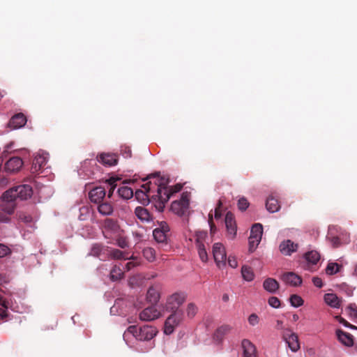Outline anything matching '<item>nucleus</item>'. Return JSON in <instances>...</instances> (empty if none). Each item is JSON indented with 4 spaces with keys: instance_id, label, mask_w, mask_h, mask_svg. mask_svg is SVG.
Segmentation results:
<instances>
[{
    "instance_id": "obj_44",
    "label": "nucleus",
    "mask_w": 357,
    "mask_h": 357,
    "mask_svg": "<svg viewBox=\"0 0 357 357\" xmlns=\"http://www.w3.org/2000/svg\"><path fill=\"white\" fill-rule=\"evenodd\" d=\"M260 239L257 238H251V236L249 237V251L250 252H252L255 250L256 248L257 247L258 244L260 242Z\"/></svg>"
},
{
    "instance_id": "obj_4",
    "label": "nucleus",
    "mask_w": 357,
    "mask_h": 357,
    "mask_svg": "<svg viewBox=\"0 0 357 357\" xmlns=\"http://www.w3.org/2000/svg\"><path fill=\"white\" fill-rule=\"evenodd\" d=\"M122 230L117 220L106 218L102 225V234L106 238H116L121 234Z\"/></svg>"
},
{
    "instance_id": "obj_62",
    "label": "nucleus",
    "mask_w": 357,
    "mask_h": 357,
    "mask_svg": "<svg viewBox=\"0 0 357 357\" xmlns=\"http://www.w3.org/2000/svg\"><path fill=\"white\" fill-rule=\"evenodd\" d=\"M220 217H221V211L218 207L215 209V218L219 219V218H220Z\"/></svg>"
},
{
    "instance_id": "obj_21",
    "label": "nucleus",
    "mask_w": 357,
    "mask_h": 357,
    "mask_svg": "<svg viewBox=\"0 0 357 357\" xmlns=\"http://www.w3.org/2000/svg\"><path fill=\"white\" fill-rule=\"evenodd\" d=\"M26 123V118L22 113L14 115L9 121L8 126L13 129L22 128Z\"/></svg>"
},
{
    "instance_id": "obj_42",
    "label": "nucleus",
    "mask_w": 357,
    "mask_h": 357,
    "mask_svg": "<svg viewBox=\"0 0 357 357\" xmlns=\"http://www.w3.org/2000/svg\"><path fill=\"white\" fill-rule=\"evenodd\" d=\"M347 312L350 317L357 319V305L356 304H350L347 307Z\"/></svg>"
},
{
    "instance_id": "obj_55",
    "label": "nucleus",
    "mask_w": 357,
    "mask_h": 357,
    "mask_svg": "<svg viewBox=\"0 0 357 357\" xmlns=\"http://www.w3.org/2000/svg\"><path fill=\"white\" fill-rule=\"evenodd\" d=\"M312 282L317 287L321 288L323 287L322 280L319 277H314L312 278Z\"/></svg>"
},
{
    "instance_id": "obj_50",
    "label": "nucleus",
    "mask_w": 357,
    "mask_h": 357,
    "mask_svg": "<svg viewBox=\"0 0 357 357\" xmlns=\"http://www.w3.org/2000/svg\"><path fill=\"white\" fill-rule=\"evenodd\" d=\"M121 152L123 156L126 158H128L132 156V151L129 146H122Z\"/></svg>"
},
{
    "instance_id": "obj_48",
    "label": "nucleus",
    "mask_w": 357,
    "mask_h": 357,
    "mask_svg": "<svg viewBox=\"0 0 357 357\" xmlns=\"http://www.w3.org/2000/svg\"><path fill=\"white\" fill-rule=\"evenodd\" d=\"M197 307L193 303H189L187 307V314L190 317H193L197 313Z\"/></svg>"
},
{
    "instance_id": "obj_53",
    "label": "nucleus",
    "mask_w": 357,
    "mask_h": 357,
    "mask_svg": "<svg viewBox=\"0 0 357 357\" xmlns=\"http://www.w3.org/2000/svg\"><path fill=\"white\" fill-rule=\"evenodd\" d=\"M228 264L233 268H235L238 266V262H237L236 258L234 256H231V255L229 256Z\"/></svg>"
},
{
    "instance_id": "obj_12",
    "label": "nucleus",
    "mask_w": 357,
    "mask_h": 357,
    "mask_svg": "<svg viewBox=\"0 0 357 357\" xmlns=\"http://www.w3.org/2000/svg\"><path fill=\"white\" fill-rule=\"evenodd\" d=\"M282 336L283 340L288 344V347L292 351L296 352L300 349L298 337L290 329L284 330L282 333Z\"/></svg>"
},
{
    "instance_id": "obj_28",
    "label": "nucleus",
    "mask_w": 357,
    "mask_h": 357,
    "mask_svg": "<svg viewBox=\"0 0 357 357\" xmlns=\"http://www.w3.org/2000/svg\"><path fill=\"white\" fill-rule=\"evenodd\" d=\"M263 287L270 293H275L278 290L280 284L276 280L268 278L264 281Z\"/></svg>"
},
{
    "instance_id": "obj_63",
    "label": "nucleus",
    "mask_w": 357,
    "mask_h": 357,
    "mask_svg": "<svg viewBox=\"0 0 357 357\" xmlns=\"http://www.w3.org/2000/svg\"><path fill=\"white\" fill-rule=\"evenodd\" d=\"M298 319H299V317L296 314H294L292 317V319L294 321H296L297 320H298Z\"/></svg>"
},
{
    "instance_id": "obj_9",
    "label": "nucleus",
    "mask_w": 357,
    "mask_h": 357,
    "mask_svg": "<svg viewBox=\"0 0 357 357\" xmlns=\"http://www.w3.org/2000/svg\"><path fill=\"white\" fill-rule=\"evenodd\" d=\"M169 231V227L165 222H161L159 227L155 228L153 231L154 239L162 245L167 246V234Z\"/></svg>"
},
{
    "instance_id": "obj_59",
    "label": "nucleus",
    "mask_w": 357,
    "mask_h": 357,
    "mask_svg": "<svg viewBox=\"0 0 357 357\" xmlns=\"http://www.w3.org/2000/svg\"><path fill=\"white\" fill-rule=\"evenodd\" d=\"M331 241L334 248H337L340 245V240L337 236L333 237Z\"/></svg>"
},
{
    "instance_id": "obj_17",
    "label": "nucleus",
    "mask_w": 357,
    "mask_h": 357,
    "mask_svg": "<svg viewBox=\"0 0 357 357\" xmlns=\"http://www.w3.org/2000/svg\"><path fill=\"white\" fill-rule=\"evenodd\" d=\"M160 312L156 309L155 306L152 305L145 308L139 314V318L142 321H150L160 317Z\"/></svg>"
},
{
    "instance_id": "obj_47",
    "label": "nucleus",
    "mask_w": 357,
    "mask_h": 357,
    "mask_svg": "<svg viewBox=\"0 0 357 357\" xmlns=\"http://www.w3.org/2000/svg\"><path fill=\"white\" fill-rule=\"evenodd\" d=\"M336 319H337V321H339V323H340L341 324H342L343 326H344L345 327H347V328H349L351 329H354V330H357V326H354V325H352L350 323H349L346 319H344V318L340 317V316H337L336 317Z\"/></svg>"
},
{
    "instance_id": "obj_6",
    "label": "nucleus",
    "mask_w": 357,
    "mask_h": 357,
    "mask_svg": "<svg viewBox=\"0 0 357 357\" xmlns=\"http://www.w3.org/2000/svg\"><path fill=\"white\" fill-rule=\"evenodd\" d=\"M183 319V311L177 310L172 312L165 322L164 333L167 335L172 334L175 328L178 326Z\"/></svg>"
},
{
    "instance_id": "obj_7",
    "label": "nucleus",
    "mask_w": 357,
    "mask_h": 357,
    "mask_svg": "<svg viewBox=\"0 0 357 357\" xmlns=\"http://www.w3.org/2000/svg\"><path fill=\"white\" fill-rule=\"evenodd\" d=\"M190 199L188 192H183L181 199L174 201L171 204V210L178 215H184L189 208Z\"/></svg>"
},
{
    "instance_id": "obj_16",
    "label": "nucleus",
    "mask_w": 357,
    "mask_h": 357,
    "mask_svg": "<svg viewBox=\"0 0 357 357\" xmlns=\"http://www.w3.org/2000/svg\"><path fill=\"white\" fill-rule=\"evenodd\" d=\"M225 221L227 234L230 238L234 239L237 231V227L234 214L231 212H227Z\"/></svg>"
},
{
    "instance_id": "obj_25",
    "label": "nucleus",
    "mask_w": 357,
    "mask_h": 357,
    "mask_svg": "<svg viewBox=\"0 0 357 357\" xmlns=\"http://www.w3.org/2000/svg\"><path fill=\"white\" fill-rule=\"evenodd\" d=\"M336 335L338 340L346 347H352L354 345L353 335L349 333L344 332L341 329L336 331Z\"/></svg>"
},
{
    "instance_id": "obj_51",
    "label": "nucleus",
    "mask_w": 357,
    "mask_h": 357,
    "mask_svg": "<svg viewBox=\"0 0 357 357\" xmlns=\"http://www.w3.org/2000/svg\"><path fill=\"white\" fill-rule=\"evenodd\" d=\"M10 248L6 245L0 243V258L5 257L10 252Z\"/></svg>"
},
{
    "instance_id": "obj_8",
    "label": "nucleus",
    "mask_w": 357,
    "mask_h": 357,
    "mask_svg": "<svg viewBox=\"0 0 357 357\" xmlns=\"http://www.w3.org/2000/svg\"><path fill=\"white\" fill-rule=\"evenodd\" d=\"M185 300V295L184 293L176 292L167 298L165 303V309L169 312H174L177 310H182L180 306L183 303Z\"/></svg>"
},
{
    "instance_id": "obj_43",
    "label": "nucleus",
    "mask_w": 357,
    "mask_h": 357,
    "mask_svg": "<svg viewBox=\"0 0 357 357\" xmlns=\"http://www.w3.org/2000/svg\"><path fill=\"white\" fill-rule=\"evenodd\" d=\"M249 206V202L245 197H241L238 202V208L239 210L245 211Z\"/></svg>"
},
{
    "instance_id": "obj_1",
    "label": "nucleus",
    "mask_w": 357,
    "mask_h": 357,
    "mask_svg": "<svg viewBox=\"0 0 357 357\" xmlns=\"http://www.w3.org/2000/svg\"><path fill=\"white\" fill-rule=\"evenodd\" d=\"M154 178L155 185L156 187L155 197L158 199V207L160 208H164L165 204L168 202L172 195L181 190L183 185L177 183L174 186L167 188V185L169 183V178L165 176H161L160 172H155L150 174L145 180Z\"/></svg>"
},
{
    "instance_id": "obj_23",
    "label": "nucleus",
    "mask_w": 357,
    "mask_h": 357,
    "mask_svg": "<svg viewBox=\"0 0 357 357\" xmlns=\"http://www.w3.org/2000/svg\"><path fill=\"white\" fill-rule=\"evenodd\" d=\"M241 346L243 357H257L256 347L250 340L244 339Z\"/></svg>"
},
{
    "instance_id": "obj_20",
    "label": "nucleus",
    "mask_w": 357,
    "mask_h": 357,
    "mask_svg": "<svg viewBox=\"0 0 357 357\" xmlns=\"http://www.w3.org/2000/svg\"><path fill=\"white\" fill-rule=\"evenodd\" d=\"M281 280L287 284L297 287L302 283L301 278L293 272L284 273L281 276Z\"/></svg>"
},
{
    "instance_id": "obj_37",
    "label": "nucleus",
    "mask_w": 357,
    "mask_h": 357,
    "mask_svg": "<svg viewBox=\"0 0 357 357\" xmlns=\"http://www.w3.org/2000/svg\"><path fill=\"white\" fill-rule=\"evenodd\" d=\"M342 266L337 263H329L326 268L328 275H333L340 271Z\"/></svg>"
},
{
    "instance_id": "obj_26",
    "label": "nucleus",
    "mask_w": 357,
    "mask_h": 357,
    "mask_svg": "<svg viewBox=\"0 0 357 357\" xmlns=\"http://www.w3.org/2000/svg\"><path fill=\"white\" fill-rule=\"evenodd\" d=\"M324 301L327 305L333 308H339L342 300L335 294L328 293L324 295Z\"/></svg>"
},
{
    "instance_id": "obj_49",
    "label": "nucleus",
    "mask_w": 357,
    "mask_h": 357,
    "mask_svg": "<svg viewBox=\"0 0 357 357\" xmlns=\"http://www.w3.org/2000/svg\"><path fill=\"white\" fill-rule=\"evenodd\" d=\"M268 304L274 308H278L280 306V301L277 297L271 296L268 299Z\"/></svg>"
},
{
    "instance_id": "obj_40",
    "label": "nucleus",
    "mask_w": 357,
    "mask_h": 357,
    "mask_svg": "<svg viewBox=\"0 0 357 357\" xmlns=\"http://www.w3.org/2000/svg\"><path fill=\"white\" fill-rule=\"evenodd\" d=\"M289 301H290L291 305L296 307L303 305V302H304L303 298L296 294L291 295L290 296Z\"/></svg>"
},
{
    "instance_id": "obj_60",
    "label": "nucleus",
    "mask_w": 357,
    "mask_h": 357,
    "mask_svg": "<svg viewBox=\"0 0 357 357\" xmlns=\"http://www.w3.org/2000/svg\"><path fill=\"white\" fill-rule=\"evenodd\" d=\"M275 328L278 330H282V332L286 329L284 328L283 322L280 320H277Z\"/></svg>"
},
{
    "instance_id": "obj_15",
    "label": "nucleus",
    "mask_w": 357,
    "mask_h": 357,
    "mask_svg": "<svg viewBox=\"0 0 357 357\" xmlns=\"http://www.w3.org/2000/svg\"><path fill=\"white\" fill-rule=\"evenodd\" d=\"M161 286L155 284L151 286L146 293V300L151 305H155L160 298Z\"/></svg>"
},
{
    "instance_id": "obj_54",
    "label": "nucleus",
    "mask_w": 357,
    "mask_h": 357,
    "mask_svg": "<svg viewBox=\"0 0 357 357\" xmlns=\"http://www.w3.org/2000/svg\"><path fill=\"white\" fill-rule=\"evenodd\" d=\"M139 263L137 262V261H129L128 263L126 264L125 265V268L127 271H130L132 268H133L134 267L137 266H139Z\"/></svg>"
},
{
    "instance_id": "obj_27",
    "label": "nucleus",
    "mask_w": 357,
    "mask_h": 357,
    "mask_svg": "<svg viewBox=\"0 0 357 357\" xmlns=\"http://www.w3.org/2000/svg\"><path fill=\"white\" fill-rule=\"evenodd\" d=\"M266 207L270 213H275L279 211L280 205L275 197L270 195L266 199Z\"/></svg>"
},
{
    "instance_id": "obj_32",
    "label": "nucleus",
    "mask_w": 357,
    "mask_h": 357,
    "mask_svg": "<svg viewBox=\"0 0 357 357\" xmlns=\"http://www.w3.org/2000/svg\"><path fill=\"white\" fill-rule=\"evenodd\" d=\"M123 271L119 266H114L110 271V279L112 281H117L123 276Z\"/></svg>"
},
{
    "instance_id": "obj_39",
    "label": "nucleus",
    "mask_w": 357,
    "mask_h": 357,
    "mask_svg": "<svg viewBox=\"0 0 357 357\" xmlns=\"http://www.w3.org/2000/svg\"><path fill=\"white\" fill-rule=\"evenodd\" d=\"M103 249L102 245L100 243H95L92 245L89 255L98 257H100Z\"/></svg>"
},
{
    "instance_id": "obj_30",
    "label": "nucleus",
    "mask_w": 357,
    "mask_h": 357,
    "mask_svg": "<svg viewBox=\"0 0 357 357\" xmlns=\"http://www.w3.org/2000/svg\"><path fill=\"white\" fill-rule=\"evenodd\" d=\"M135 213L136 216L142 221H149L151 220V215L149 212L144 207H136Z\"/></svg>"
},
{
    "instance_id": "obj_36",
    "label": "nucleus",
    "mask_w": 357,
    "mask_h": 357,
    "mask_svg": "<svg viewBox=\"0 0 357 357\" xmlns=\"http://www.w3.org/2000/svg\"><path fill=\"white\" fill-rule=\"evenodd\" d=\"M144 257L149 261H153L155 259V251L152 248H146L143 250Z\"/></svg>"
},
{
    "instance_id": "obj_11",
    "label": "nucleus",
    "mask_w": 357,
    "mask_h": 357,
    "mask_svg": "<svg viewBox=\"0 0 357 357\" xmlns=\"http://www.w3.org/2000/svg\"><path fill=\"white\" fill-rule=\"evenodd\" d=\"M213 255L214 260L219 268L226 264L227 255L225 248L220 243H215L213 245Z\"/></svg>"
},
{
    "instance_id": "obj_3",
    "label": "nucleus",
    "mask_w": 357,
    "mask_h": 357,
    "mask_svg": "<svg viewBox=\"0 0 357 357\" xmlns=\"http://www.w3.org/2000/svg\"><path fill=\"white\" fill-rule=\"evenodd\" d=\"M144 190H137L135 191V197L143 204L149 203L150 199H153L154 201L158 202V199L155 197L156 187L155 185V181L153 183L151 181L142 185V186Z\"/></svg>"
},
{
    "instance_id": "obj_10",
    "label": "nucleus",
    "mask_w": 357,
    "mask_h": 357,
    "mask_svg": "<svg viewBox=\"0 0 357 357\" xmlns=\"http://www.w3.org/2000/svg\"><path fill=\"white\" fill-rule=\"evenodd\" d=\"M13 191V195L16 199L19 198L21 200H26L30 198L33 195V190L31 185L28 184H22L8 189Z\"/></svg>"
},
{
    "instance_id": "obj_35",
    "label": "nucleus",
    "mask_w": 357,
    "mask_h": 357,
    "mask_svg": "<svg viewBox=\"0 0 357 357\" xmlns=\"http://www.w3.org/2000/svg\"><path fill=\"white\" fill-rule=\"evenodd\" d=\"M241 274L243 279L246 281H252L254 279L255 275L250 267L243 266L241 268Z\"/></svg>"
},
{
    "instance_id": "obj_41",
    "label": "nucleus",
    "mask_w": 357,
    "mask_h": 357,
    "mask_svg": "<svg viewBox=\"0 0 357 357\" xmlns=\"http://www.w3.org/2000/svg\"><path fill=\"white\" fill-rule=\"evenodd\" d=\"M110 255L112 257L116 259H128V257L126 256L125 252L118 249H113L110 252Z\"/></svg>"
},
{
    "instance_id": "obj_46",
    "label": "nucleus",
    "mask_w": 357,
    "mask_h": 357,
    "mask_svg": "<svg viewBox=\"0 0 357 357\" xmlns=\"http://www.w3.org/2000/svg\"><path fill=\"white\" fill-rule=\"evenodd\" d=\"M17 215H18L19 220L24 222L29 223V222H32V220H33L32 217L29 214L21 212V213H18Z\"/></svg>"
},
{
    "instance_id": "obj_19",
    "label": "nucleus",
    "mask_w": 357,
    "mask_h": 357,
    "mask_svg": "<svg viewBox=\"0 0 357 357\" xmlns=\"http://www.w3.org/2000/svg\"><path fill=\"white\" fill-rule=\"evenodd\" d=\"M47 162V154H38L33 160L31 171L33 173H38Z\"/></svg>"
},
{
    "instance_id": "obj_22",
    "label": "nucleus",
    "mask_w": 357,
    "mask_h": 357,
    "mask_svg": "<svg viewBox=\"0 0 357 357\" xmlns=\"http://www.w3.org/2000/svg\"><path fill=\"white\" fill-rule=\"evenodd\" d=\"M106 192L103 187L98 186L93 188L89 194V199L91 202L99 204L105 197Z\"/></svg>"
},
{
    "instance_id": "obj_52",
    "label": "nucleus",
    "mask_w": 357,
    "mask_h": 357,
    "mask_svg": "<svg viewBox=\"0 0 357 357\" xmlns=\"http://www.w3.org/2000/svg\"><path fill=\"white\" fill-rule=\"evenodd\" d=\"M248 322L252 326H255L259 322L258 316L255 314H252L248 317Z\"/></svg>"
},
{
    "instance_id": "obj_18",
    "label": "nucleus",
    "mask_w": 357,
    "mask_h": 357,
    "mask_svg": "<svg viewBox=\"0 0 357 357\" xmlns=\"http://www.w3.org/2000/svg\"><path fill=\"white\" fill-rule=\"evenodd\" d=\"M97 160L105 166L112 167L117 164L119 158L114 153H102L97 156Z\"/></svg>"
},
{
    "instance_id": "obj_2",
    "label": "nucleus",
    "mask_w": 357,
    "mask_h": 357,
    "mask_svg": "<svg viewBox=\"0 0 357 357\" xmlns=\"http://www.w3.org/2000/svg\"><path fill=\"white\" fill-rule=\"evenodd\" d=\"M156 328L152 326L145 325L137 328L136 326H130L124 332V337L131 335L140 341H148L153 339L157 334Z\"/></svg>"
},
{
    "instance_id": "obj_56",
    "label": "nucleus",
    "mask_w": 357,
    "mask_h": 357,
    "mask_svg": "<svg viewBox=\"0 0 357 357\" xmlns=\"http://www.w3.org/2000/svg\"><path fill=\"white\" fill-rule=\"evenodd\" d=\"M9 183V178L3 175H0V187L3 188Z\"/></svg>"
},
{
    "instance_id": "obj_5",
    "label": "nucleus",
    "mask_w": 357,
    "mask_h": 357,
    "mask_svg": "<svg viewBox=\"0 0 357 357\" xmlns=\"http://www.w3.org/2000/svg\"><path fill=\"white\" fill-rule=\"evenodd\" d=\"M12 193V190H7L1 196L0 207L8 216L14 213L17 206L16 198Z\"/></svg>"
},
{
    "instance_id": "obj_31",
    "label": "nucleus",
    "mask_w": 357,
    "mask_h": 357,
    "mask_svg": "<svg viewBox=\"0 0 357 357\" xmlns=\"http://www.w3.org/2000/svg\"><path fill=\"white\" fill-rule=\"evenodd\" d=\"M263 233V227L259 223L255 224L250 231V236L251 238H257V239H261V236Z\"/></svg>"
},
{
    "instance_id": "obj_45",
    "label": "nucleus",
    "mask_w": 357,
    "mask_h": 357,
    "mask_svg": "<svg viewBox=\"0 0 357 357\" xmlns=\"http://www.w3.org/2000/svg\"><path fill=\"white\" fill-rule=\"evenodd\" d=\"M112 240L116 241V244L121 248H126L128 247V243L126 238L122 237L121 234L116 238H113Z\"/></svg>"
},
{
    "instance_id": "obj_29",
    "label": "nucleus",
    "mask_w": 357,
    "mask_h": 357,
    "mask_svg": "<svg viewBox=\"0 0 357 357\" xmlns=\"http://www.w3.org/2000/svg\"><path fill=\"white\" fill-rule=\"evenodd\" d=\"M98 211L102 215H109L113 213L114 208L109 202H102L99 203Z\"/></svg>"
},
{
    "instance_id": "obj_57",
    "label": "nucleus",
    "mask_w": 357,
    "mask_h": 357,
    "mask_svg": "<svg viewBox=\"0 0 357 357\" xmlns=\"http://www.w3.org/2000/svg\"><path fill=\"white\" fill-rule=\"evenodd\" d=\"M118 179H116L117 181ZM116 181V179H114V178H111L109 179V184L111 185V188H110V190H109V192H108V197H110L114 192V188L116 186V185L114 184V182Z\"/></svg>"
},
{
    "instance_id": "obj_34",
    "label": "nucleus",
    "mask_w": 357,
    "mask_h": 357,
    "mask_svg": "<svg viewBox=\"0 0 357 357\" xmlns=\"http://www.w3.org/2000/svg\"><path fill=\"white\" fill-rule=\"evenodd\" d=\"M305 258L308 263L316 264L320 259V255L317 251L312 250L305 255Z\"/></svg>"
},
{
    "instance_id": "obj_13",
    "label": "nucleus",
    "mask_w": 357,
    "mask_h": 357,
    "mask_svg": "<svg viewBox=\"0 0 357 357\" xmlns=\"http://www.w3.org/2000/svg\"><path fill=\"white\" fill-rule=\"evenodd\" d=\"M207 234L205 232H197L196 234V245L198 250V253L200 259L203 262H206L208 260V255L203 243V241L206 237Z\"/></svg>"
},
{
    "instance_id": "obj_24",
    "label": "nucleus",
    "mask_w": 357,
    "mask_h": 357,
    "mask_svg": "<svg viewBox=\"0 0 357 357\" xmlns=\"http://www.w3.org/2000/svg\"><path fill=\"white\" fill-rule=\"evenodd\" d=\"M298 244L294 243L291 240H287L282 242L280 245V251L284 255H291L298 249Z\"/></svg>"
},
{
    "instance_id": "obj_38",
    "label": "nucleus",
    "mask_w": 357,
    "mask_h": 357,
    "mask_svg": "<svg viewBox=\"0 0 357 357\" xmlns=\"http://www.w3.org/2000/svg\"><path fill=\"white\" fill-rule=\"evenodd\" d=\"M230 330H231V328L229 326H228V325L222 326L216 330V331L214 334V336L218 340H220L222 337V336L225 334L227 333Z\"/></svg>"
},
{
    "instance_id": "obj_33",
    "label": "nucleus",
    "mask_w": 357,
    "mask_h": 357,
    "mask_svg": "<svg viewBox=\"0 0 357 357\" xmlns=\"http://www.w3.org/2000/svg\"><path fill=\"white\" fill-rule=\"evenodd\" d=\"M119 196L123 199H128L133 197V190L128 186H122L118 189Z\"/></svg>"
},
{
    "instance_id": "obj_64",
    "label": "nucleus",
    "mask_w": 357,
    "mask_h": 357,
    "mask_svg": "<svg viewBox=\"0 0 357 357\" xmlns=\"http://www.w3.org/2000/svg\"><path fill=\"white\" fill-rule=\"evenodd\" d=\"M222 300L225 301V302H227L229 300V296L227 294H224L223 296H222Z\"/></svg>"
},
{
    "instance_id": "obj_58",
    "label": "nucleus",
    "mask_w": 357,
    "mask_h": 357,
    "mask_svg": "<svg viewBox=\"0 0 357 357\" xmlns=\"http://www.w3.org/2000/svg\"><path fill=\"white\" fill-rule=\"evenodd\" d=\"M10 220V218L7 215H5L2 212L0 211V222H9Z\"/></svg>"
},
{
    "instance_id": "obj_61",
    "label": "nucleus",
    "mask_w": 357,
    "mask_h": 357,
    "mask_svg": "<svg viewBox=\"0 0 357 357\" xmlns=\"http://www.w3.org/2000/svg\"><path fill=\"white\" fill-rule=\"evenodd\" d=\"M209 224H210L211 231H213L215 229V226L213 222L212 215H211L210 214H209Z\"/></svg>"
},
{
    "instance_id": "obj_14",
    "label": "nucleus",
    "mask_w": 357,
    "mask_h": 357,
    "mask_svg": "<svg viewBox=\"0 0 357 357\" xmlns=\"http://www.w3.org/2000/svg\"><path fill=\"white\" fill-rule=\"evenodd\" d=\"M23 164L20 157H12L5 163L4 171L8 174L17 173L21 169Z\"/></svg>"
}]
</instances>
